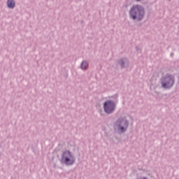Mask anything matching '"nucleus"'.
Returning a JSON list of instances; mask_svg holds the SVG:
<instances>
[{"instance_id": "10", "label": "nucleus", "mask_w": 179, "mask_h": 179, "mask_svg": "<svg viewBox=\"0 0 179 179\" xmlns=\"http://www.w3.org/2000/svg\"><path fill=\"white\" fill-rule=\"evenodd\" d=\"M129 6V4H127L126 2H124L123 4V8H125V9H128Z\"/></svg>"}, {"instance_id": "8", "label": "nucleus", "mask_w": 179, "mask_h": 179, "mask_svg": "<svg viewBox=\"0 0 179 179\" xmlns=\"http://www.w3.org/2000/svg\"><path fill=\"white\" fill-rule=\"evenodd\" d=\"M88 67H89V63L87 62V61L84 60L81 62L80 68L83 71H86Z\"/></svg>"}, {"instance_id": "6", "label": "nucleus", "mask_w": 179, "mask_h": 179, "mask_svg": "<svg viewBox=\"0 0 179 179\" xmlns=\"http://www.w3.org/2000/svg\"><path fill=\"white\" fill-rule=\"evenodd\" d=\"M15 6L16 2H15V0H7V8L8 9H14Z\"/></svg>"}, {"instance_id": "2", "label": "nucleus", "mask_w": 179, "mask_h": 179, "mask_svg": "<svg viewBox=\"0 0 179 179\" xmlns=\"http://www.w3.org/2000/svg\"><path fill=\"white\" fill-rule=\"evenodd\" d=\"M129 127V121L127 117H120L113 124V130L119 135H122L127 132V129Z\"/></svg>"}, {"instance_id": "3", "label": "nucleus", "mask_w": 179, "mask_h": 179, "mask_svg": "<svg viewBox=\"0 0 179 179\" xmlns=\"http://www.w3.org/2000/svg\"><path fill=\"white\" fill-rule=\"evenodd\" d=\"M160 83L162 89H164L165 90L171 89L172 87L174 86V83H176L174 76L166 73L165 76L160 78Z\"/></svg>"}, {"instance_id": "14", "label": "nucleus", "mask_w": 179, "mask_h": 179, "mask_svg": "<svg viewBox=\"0 0 179 179\" xmlns=\"http://www.w3.org/2000/svg\"><path fill=\"white\" fill-rule=\"evenodd\" d=\"M173 55H174V53H173V52H171V57H173Z\"/></svg>"}, {"instance_id": "13", "label": "nucleus", "mask_w": 179, "mask_h": 179, "mask_svg": "<svg viewBox=\"0 0 179 179\" xmlns=\"http://www.w3.org/2000/svg\"><path fill=\"white\" fill-rule=\"evenodd\" d=\"M141 24H138L137 25V27H141Z\"/></svg>"}, {"instance_id": "15", "label": "nucleus", "mask_w": 179, "mask_h": 179, "mask_svg": "<svg viewBox=\"0 0 179 179\" xmlns=\"http://www.w3.org/2000/svg\"><path fill=\"white\" fill-rule=\"evenodd\" d=\"M81 23H83V21H81Z\"/></svg>"}, {"instance_id": "1", "label": "nucleus", "mask_w": 179, "mask_h": 179, "mask_svg": "<svg viewBox=\"0 0 179 179\" xmlns=\"http://www.w3.org/2000/svg\"><path fill=\"white\" fill-rule=\"evenodd\" d=\"M145 14V7L141 4H134L129 11L130 19L136 22H142Z\"/></svg>"}, {"instance_id": "7", "label": "nucleus", "mask_w": 179, "mask_h": 179, "mask_svg": "<svg viewBox=\"0 0 179 179\" xmlns=\"http://www.w3.org/2000/svg\"><path fill=\"white\" fill-rule=\"evenodd\" d=\"M125 59L124 57H122L120 59L117 60V63L120 65V68L122 69L125 68Z\"/></svg>"}, {"instance_id": "12", "label": "nucleus", "mask_w": 179, "mask_h": 179, "mask_svg": "<svg viewBox=\"0 0 179 179\" xmlns=\"http://www.w3.org/2000/svg\"><path fill=\"white\" fill-rule=\"evenodd\" d=\"M136 2H141L142 0H134Z\"/></svg>"}, {"instance_id": "5", "label": "nucleus", "mask_w": 179, "mask_h": 179, "mask_svg": "<svg viewBox=\"0 0 179 179\" xmlns=\"http://www.w3.org/2000/svg\"><path fill=\"white\" fill-rule=\"evenodd\" d=\"M103 111L106 114H113L115 111L117 105L113 100H107L103 103Z\"/></svg>"}, {"instance_id": "4", "label": "nucleus", "mask_w": 179, "mask_h": 179, "mask_svg": "<svg viewBox=\"0 0 179 179\" xmlns=\"http://www.w3.org/2000/svg\"><path fill=\"white\" fill-rule=\"evenodd\" d=\"M76 162V158L74 157L72 152L69 150H65L62 152L60 159V163L62 164H65L66 166H73Z\"/></svg>"}, {"instance_id": "9", "label": "nucleus", "mask_w": 179, "mask_h": 179, "mask_svg": "<svg viewBox=\"0 0 179 179\" xmlns=\"http://www.w3.org/2000/svg\"><path fill=\"white\" fill-rule=\"evenodd\" d=\"M124 3L131 6V5H132V0H126Z\"/></svg>"}, {"instance_id": "11", "label": "nucleus", "mask_w": 179, "mask_h": 179, "mask_svg": "<svg viewBox=\"0 0 179 179\" xmlns=\"http://www.w3.org/2000/svg\"><path fill=\"white\" fill-rule=\"evenodd\" d=\"M136 51H139V50H141V48H139V46H136Z\"/></svg>"}]
</instances>
